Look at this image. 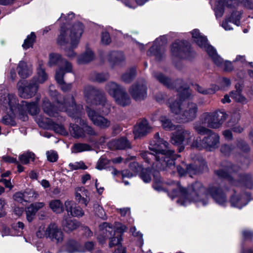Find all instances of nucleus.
<instances>
[{"label": "nucleus", "instance_id": "obj_27", "mask_svg": "<svg viewBox=\"0 0 253 253\" xmlns=\"http://www.w3.org/2000/svg\"><path fill=\"white\" fill-rule=\"evenodd\" d=\"M24 225L21 222H18L13 227L14 229L17 230L16 233H13L10 231L9 228L5 225L0 226V231L2 236L11 235V236H20L22 234V230L24 228Z\"/></svg>", "mask_w": 253, "mask_h": 253}, {"label": "nucleus", "instance_id": "obj_32", "mask_svg": "<svg viewBox=\"0 0 253 253\" xmlns=\"http://www.w3.org/2000/svg\"><path fill=\"white\" fill-rule=\"evenodd\" d=\"M152 76L160 83L169 88L174 87V84L172 82L171 79L169 77L165 76L163 74L159 72H155L153 73Z\"/></svg>", "mask_w": 253, "mask_h": 253}, {"label": "nucleus", "instance_id": "obj_53", "mask_svg": "<svg viewBox=\"0 0 253 253\" xmlns=\"http://www.w3.org/2000/svg\"><path fill=\"white\" fill-rule=\"evenodd\" d=\"M110 161L104 157H101L97 162L96 168L102 170L107 168Z\"/></svg>", "mask_w": 253, "mask_h": 253}, {"label": "nucleus", "instance_id": "obj_41", "mask_svg": "<svg viewBox=\"0 0 253 253\" xmlns=\"http://www.w3.org/2000/svg\"><path fill=\"white\" fill-rule=\"evenodd\" d=\"M207 124H203L201 121V118L199 122H197L194 124V128L195 131L200 134L204 135L207 134L211 130L206 127V126Z\"/></svg>", "mask_w": 253, "mask_h": 253}, {"label": "nucleus", "instance_id": "obj_22", "mask_svg": "<svg viewBox=\"0 0 253 253\" xmlns=\"http://www.w3.org/2000/svg\"><path fill=\"white\" fill-rule=\"evenodd\" d=\"M67 73H73V66L71 63L66 59H62L58 68L56 70L55 78L57 83H61L62 78Z\"/></svg>", "mask_w": 253, "mask_h": 253}, {"label": "nucleus", "instance_id": "obj_57", "mask_svg": "<svg viewBox=\"0 0 253 253\" xmlns=\"http://www.w3.org/2000/svg\"><path fill=\"white\" fill-rule=\"evenodd\" d=\"M129 167L134 175H136V174L142 170L141 166L135 162L130 163Z\"/></svg>", "mask_w": 253, "mask_h": 253}, {"label": "nucleus", "instance_id": "obj_16", "mask_svg": "<svg viewBox=\"0 0 253 253\" xmlns=\"http://www.w3.org/2000/svg\"><path fill=\"white\" fill-rule=\"evenodd\" d=\"M147 89L145 81L141 80L131 86L129 92L134 100L139 101L146 97Z\"/></svg>", "mask_w": 253, "mask_h": 253}, {"label": "nucleus", "instance_id": "obj_37", "mask_svg": "<svg viewBox=\"0 0 253 253\" xmlns=\"http://www.w3.org/2000/svg\"><path fill=\"white\" fill-rule=\"evenodd\" d=\"M94 57V54L92 50L86 48L85 52L78 57L77 62L79 64L86 63L92 60Z\"/></svg>", "mask_w": 253, "mask_h": 253}, {"label": "nucleus", "instance_id": "obj_59", "mask_svg": "<svg viewBox=\"0 0 253 253\" xmlns=\"http://www.w3.org/2000/svg\"><path fill=\"white\" fill-rule=\"evenodd\" d=\"M101 41L102 44L107 45L109 44L111 40L109 33L106 31L102 32L101 37Z\"/></svg>", "mask_w": 253, "mask_h": 253}, {"label": "nucleus", "instance_id": "obj_19", "mask_svg": "<svg viewBox=\"0 0 253 253\" xmlns=\"http://www.w3.org/2000/svg\"><path fill=\"white\" fill-rule=\"evenodd\" d=\"M47 238L52 242L61 243L64 239V234L60 228L55 223H51L48 225Z\"/></svg>", "mask_w": 253, "mask_h": 253}, {"label": "nucleus", "instance_id": "obj_40", "mask_svg": "<svg viewBox=\"0 0 253 253\" xmlns=\"http://www.w3.org/2000/svg\"><path fill=\"white\" fill-rule=\"evenodd\" d=\"M49 206L51 210L56 213H60L64 211L63 204L59 200L51 201L49 203Z\"/></svg>", "mask_w": 253, "mask_h": 253}, {"label": "nucleus", "instance_id": "obj_9", "mask_svg": "<svg viewBox=\"0 0 253 253\" xmlns=\"http://www.w3.org/2000/svg\"><path fill=\"white\" fill-rule=\"evenodd\" d=\"M84 95L86 102L92 105H100L101 112L108 114L111 109V104L107 100L106 96L102 91L91 85H86L84 89Z\"/></svg>", "mask_w": 253, "mask_h": 253}, {"label": "nucleus", "instance_id": "obj_60", "mask_svg": "<svg viewBox=\"0 0 253 253\" xmlns=\"http://www.w3.org/2000/svg\"><path fill=\"white\" fill-rule=\"evenodd\" d=\"M75 198L77 201L81 204H84L85 206H87L89 199L85 196H81L79 193H75Z\"/></svg>", "mask_w": 253, "mask_h": 253}, {"label": "nucleus", "instance_id": "obj_10", "mask_svg": "<svg viewBox=\"0 0 253 253\" xmlns=\"http://www.w3.org/2000/svg\"><path fill=\"white\" fill-rule=\"evenodd\" d=\"M191 34L193 41L206 51L213 62L218 66H221L223 63L222 58L217 54L215 48L208 43L207 38L202 35L198 29L193 30Z\"/></svg>", "mask_w": 253, "mask_h": 253}, {"label": "nucleus", "instance_id": "obj_56", "mask_svg": "<svg viewBox=\"0 0 253 253\" xmlns=\"http://www.w3.org/2000/svg\"><path fill=\"white\" fill-rule=\"evenodd\" d=\"M241 14L242 13L241 11L234 12L229 19L231 20L233 23L237 26H239L240 25V20L241 19Z\"/></svg>", "mask_w": 253, "mask_h": 253}, {"label": "nucleus", "instance_id": "obj_5", "mask_svg": "<svg viewBox=\"0 0 253 253\" xmlns=\"http://www.w3.org/2000/svg\"><path fill=\"white\" fill-rule=\"evenodd\" d=\"M0 106L2 110H9L13 113L18 112L20 119L23 121L28 120L27 113L34 116L40 111L38 102L29 103L22 101L20 104H19L16 97L12 94H8L6 97L3 98Z\"/></svg>", "mask_w": 253, "mask_h": 253}, {"label": "nucleus", "instance_id": "obj_63", "mask_svg": "<svg viewBox=\"0 0 253 253\" xmlns=\"http://www.w3.org/2000/svg\"><path fill=\"white\" fill-rule=\"evenodd\" d=\"M219 83L220 84V87L218 86L219 87V89H222L225 88V87H227L231 84L230 80L225 78H222V79H220Z\"/></svg>", "mask_w": 253, "mask_h": 253}, {"label": "nucleus", "instance_id": "obj_28", "mask_svg": "<svg viewBox=\"0 0 253 253\" xmlns=\"http://www.w3.org/2000/svg\"><path fill=\"white\" fill-rule=\"evenodd\" d=\"M79 22L74 24L70 31H71L73 27L77 24ZM71 35V31H70V35H69V31L68 30H66L64 27L62 26L61 27L60 34L58 36L57 39V43L58 45H59L61 47L65 46L67 45L69 43V39L70 38Z\"/></svg>", "mask_w": 253, "mask_h": 253}, {"label": "nucleus", "instance_id": "obj_13", "mask_svg": "<svg viewBox=\"0 0 253 253\" xmlns=\"http://www.w3.org/2000/svg\"><path fill=\"white\" fill-rule=\"evenodd\" d=\"M227 118V114L222 111L206 112L201 116V121L203 124H207L209 127L216 129L220 127Z\"/></svg>", "mask_w": 253, "mask_h": 253}, {"label": "nucleus", "instance_id": "obj_52", "mask_svg": "<svg viewBox=\"0 0 253 253\" xmlns=\"http://www.w3.org/2000/svg\"><path fill=\"white\" fill-rule=\"evenodd\" d=\"M36 211L31 204L26 210V218L29 222L33 221L35 218Z\"/></svg>", "mask_w": 253, "mask_h": 253}, {"label": "nucleus", "instance_id": "obj_2", "mask_svg": "<svg viewBox=\"0 0 253 253\" xmlns=\"http://www.w3.org/2000/svg\"><path fill=\"white\" fill-rule=\"evenodd\" d=\"M154 141L150 144L149 149L154 153L147 151L143 152L140 155L148 164H152L153 169L157 170H164L167 168H174V160L178 155L169 148V143L160 137L159 133L154 135Z\"/></svg>", "mask_w": 253, "mask_h": 253}, {"label": "nucleus", "instance_id": "obj_26", "mask_svg": "<svg viewBox=\"0 0 253 253\" xmlns=\"http://www.w3.org/2000/svg\"><path fill=\"white\" fill-rule=\"evenodd\" d=\"M67 253H83L85 250L79 243L74 240H70L67 242L63 247Z\"/></svg>", "mask_w": 253, "mask_h": 253}, {"label": "nucleus", "instance_id": "obj_17", "mask_svg": "<svg viewBox=\"0 0 253 253\" xmlns=\"http://www.w3.org/2000/svg\"><path fill=\"white\" fill-rule=\"evenodd\" d=\"M166 44L165 40L162 38L157 39L154 42L153 45L147 51L148 56H154L156 59L160 60L165 57V45Z\"/></svg>", "mask_w": 253, "mask_h": 253}, {"label": "nucleus", "instance_id": "obj_14", "mask_svg": "<svg viewBox=\"0 0 253 253\" xmlns=\"http://www.w3.org/2000/svg\"><path fill=\"white\" fill-rule=\"evenodd\" d=\"M35 121L39 126L42 128L53 129L56 132L62 135H66L67 134V132L62 125L55 123L50 119L44 118L41 115H39L36 117Z\"/></svg>", "mask_w": 253, "mask_h": 253}, {"label": "nucleus", "instance_id": "obj_15", "mask_svg": "<svg viewBox=\"0 0 253 253\" xmlns=\"http://www.w3.org/2000/svg\"><path fill=\"white\" fill-rule=\"evenodd\" d=\"M199 147L200 149L205 148L208 150L211 151L218 147L219 144V136L216 133L211 130L202 140L199 138Z\"/></svg>", "mask_w": 253, "mask_h": 253}, {"label": "nucleus", "instance_id": "obj_6", "mask_svg": "<svg viewBox=\"0 0 253 253\" xmlns=\"http://www.w3.org/2000/svg\"><path fill=\"white\" fill-rule=\"evenodd\" d=\"M239 167L229 162L222 164V169L216 170L215 174L219 177L226 179L232 185H244L248 188L253 187L252 176L250 174H242Z\"/></svg>", "mask_w": 253, "mask_h": 253}, {"label": "nucleus", "instance_id": "obj_39", "mask_svg": "<svg viewBox=\"0 0 253 253\" xmlns=\"http://www.w3.org/2000/svg\"><path fill=\"white\" fill-rule=\"evenodd\" d=\"M35 159V155L30 151L23 153L19 155V160L22 164L27 165L30 162H33Z\"/></svg>", "mask_w": 253, "mask_h": 253}, {"label": "nucleus", "instance_id": "obj_12", "mask_svg": "<svg viewBox=\"0 0 253 253\" xmlns=\"http://www.w3.org/2000/svg\"><path fill=\"white\" fill-rule=\"evenodd\" d=\"M84 26L81 23L75 25L71 31L70 47L67 45L62 47L64 51L65 55L69 58H73L76 56L74 49L76 48L79 43L80 39L83 33Z\"/></svg>", "mask_w": 253, "mask_h": 253}, {"label": "nucleus", "instance_id": "obj_21", "mask_svg": "<svg viewBox=\"0 0 253 253\" xmlns=\"http://www.w3.org/2000/svg\"><path fill=\"white\" fill-rule=\"evenodd\" d=\"M238 0H216L214 8L216 17L220 18L223 15L224 7H235L238 5Z\"/></svg>", "mask_w": 253, "mask_h": 253}, {"label": "nucleus", "instance_id": "obj_49", "mask_svg": "<svg viewBox=\"0 0 253 253\" xmlns=\"http://www.w3.org/2000/svg\"><path fill=\"white\" fill-rule=\"evenodd\" d=\"M135 76V71L134 69H132L123 74L122 79L124 82L129 83L132 81Z\"/></svg>", "mask_w": 253, "mask_h": 253}, {"label": "nucleus", "instance_id": "obj_33", "mask_svg": "<svg viewBox=\"0 0 253 253\" xmlns=\"http://www.w3.org/2000/svg\"><path fill=\"white\" fill-rule=\"evenodd\" d=\"M114 100L118 105L123 107L129 105L131 102L130 98L125 89L116 96Z\"/></svg>", "mask_w": 253, "mask_h": 253}, {"label": "nucleus", "instance_id": "obj_35", "mask_svg": "<svg viewBox=\"0 0 253 253\" xmlns=\"http://www.w3.org/2000/svg\"><path fill=\"white\" fill-rule=\"evenodd\" d=\"M183 167L186 168V173H188L189 174L190 176H192V174H196L204 169L205 162V161H203L201 163V165L200 166H198L197 165H194L193 164L187 165L183 162Z\"/></svg>", "mask_w": 253, "mask_h": 253}, {"label": "nucleus", "instance_id": "obj_7", "mask_svg": "<svg viewBox=\"0 0 253 253\" xmlns=\"http://www.w3.org/2000/svg\"><path fill=\"white\" fill-rule=\"evenodd\" d=\"M99 229L100 233L97 239L100 244L104 243L107 239H109L110 248L122 247V236L126 229V226L121 223H117L113 228L109 223L104 222L99 226Z\"/></svg>", "mask_w": 253, "mask_h": 253}, {"label": "nucleus", "instance_id": "obj_18", "mask_svg": "<svg viewBox=\"0 0 253 253\" xmlns=\"http://www.w3.org/2000/svg\"><path fill=\"white\" fill-rule=\"evenodd\" d=\"M86 111L88 116L93 123L101 128H106L110 126V121L107 118L98 115L93 110L87 108Z\"/></svg>", "mask_w": 253, "mask_h": 253}, {"label": "nucleus", "instance_id": "obj_11", "mask_svg": "<svg viewBox=\"0 0 253 253\" xmlns=\"http://www.w3.org/2000/svg\"><path fill=\"white\" fill-rule=\"evenodd\" d=\"M171 142L176 145H190L192 147H199V137L196 139L194 134L188 130L184 129L181 126L177 127L176 131L171 134Z\"/></svg>", "mask_w": 253, "mask_h": 253}, {"label": "nucleus", "instance_id": "obj_46", "mask_svg": "<svg viewBox=\"0 0 253 253\" xmlns=\"http://www.w3.org/2000/svg\"><path fill=\"white\" fill-rule=\"evenodd\" d=\"M109 76L108 73H93L91 74V80L97 82H102L107 80Z\"/></svg>", "mask_w": 253, "mask_h": 253}, {"label": "nucleus", "instance_id": "obj_64", "mask_svg": "<svg viewBox=\"0 0 253 253\" xmlns=\"http://www.w3.org/2000/svg\"><path fill=\"white\" fill-rule=\"evenodd\" d=\"M26 196L29 198V201H30V199H35L39 197L38 193L34 190L28 189L26 191Z\"/></svg>", "mask_w": 253, "mask_h": 253}, {"label": "nucleus", "instance_id": "obj_34", "mask_svg": "<svg viewBox=\"0 0 253 253\" xmlns=\"http://www.w3.org/2000/svg\"><path fill=\"white\" fill-rule=\"evenodd\" d=\"M109 146L117 149H124L130 147V144L125 138L114 140L109 143Z\"/></svg>", "mask_w": 253, "mask_h": 253}, {"label": "nucleus", "instance_id": "obj_3", "mask_svg": "<svg viewBox=\"0 0 253 253\" xmlns=\"http://www.w3.org/2000/svg\"><path fill=\"white\" fill-rule=\"evenodd\" d=\"M179 100L169 102V108L171 112L176 116L178 123H186L194 120L197 115L198 108L194 103L184 102V100L190 97L191 92L188 88L178 89Z\"/></svg>", "mask_w": 253, "mask_h": 253}, {"label": "nucleus", "instance_id": "obj_4", "mask_svg": "<svg viewBox=\"0 0 253 253\" xmlns=\"http://www.w3.org/2000/svg\"><path fill=\"white\" fill-rule=\"evenodd\" d=\"M50 95L55 97V100L58 105V109L52 106L47 98H44L42 105V109L43 112L50 117H56L58 115V111L66 112L68 115L77 119L78 122L79 116L80 112L83 109L82 106L77 105L75 103L74 98L72 95H69L64 99L63 103H60L59 101V95L56 90H50Z\"/></svg>", "mask_w": 253, "mask_h": 253}, {"label": "nucleus", "instance_id": "obj_30", "mask_svg": "<svg viewBox=\"0 0 253 253\" xmlns=\"http://www.w3.org/2000/svg\"><path fill=\"white\" fill-rule=\"evenodd\" d=\"M80 224L76 220L67 217H64L62 221V226L66 232H71L76 229L79 227Z\"/></svg>", "mask_w": 253, "mask_h": 253}, {"label": "nucleus", "instance_id": "obj_55", "mask_svg": "<svg viewBox=\"0 0 253 253\" xmlns=\"http://www.w3.org/2000/svg\"><path fill=\"white\" fill-rule=\"evenodd\" d=\"M140 177L144 182L148 183L151 180V172L149 169L143 170L140 173Z\"/></svg>", "mask_w": 253, "mask_h": 253}, {"label": "nucleus", "instance_id": "obj_8", "mask_svg": "<svg viewBox=\"0 0 253 253\" xmlns=\"http://www.w3.org/2000/svg\"><path fill=\"white\" fill-rule=\"evenodd\" d=\"M48 79V75L45 72L43 63L40 61L37 69V75L31 82L25 87L21 86L20 83L17 84L18 92L21 97L30 98L33 97L39 88V84H43Z\"/></svg>", "mask_w": 253, "mask_h": 253}, {"label": "nucleus", "instance_id": "obj_25", "mask_svg": "<svg viewBox=\"0 0 253 253\" xmlns=\"http://www.w3.org/2000/svg\"><path fill=\"white\" fill-rule=\"evenodd\" d=\"M66 211L68 214L75 217H82L84 214L82 209L76 206L75 202L72 201H66L64 203Z\"/></svg>", "mask_w": 253, "mask_h": 253}, {"label": "nucleus", "instance_id": "obj_36", "mask_svg": "<svg viewBox=\"0 0 253 253\" xmlns=\"http://www.w3.org/2000/svg\"><path fill=\"white\" fill-rule=\"evenodd\" d=\"M193 87L194 89L198 92L205 95L214 94L216 91L219 89V87L216 84H212L211 87L207 89H205L197 84L194 85Z\"/></svg>", "mask_w": 253, "mask_h": 253}, {"label": "nucleus", "instance_id": "obj_61", "mask_svg": "<svg viewBox=\"0 0 253 253\" xmlns=\"http://www.w3.org/2000/svg\"><path fill=\"white\" fill-rule=\"evenodd\" d=\"M234 148L232 145L225 144L221 146L220 151L225 155H229Z\"/></svg>", "mask_w": 253, "mask_h": 253}, {"label": "nucleus", "instance_id": "obj_23", "mask_svg": "<svg viewBox=\"0 0 253 253\" xmlns=\"http://www.w3.org/2000/svg\"><path fill=\"white\" fill-rule=\"evenodd\" d=\"M106 59L111 64L120 65L125 61L126 57L122 51H113L108 54Z\"/></svg>", "mask_w": 253, "mask_h": 253}, {"label": "nucleus", "instance_id": "obj_29", "mask_svg": "<svg viewBox=\"0 0 253 253\" xmlns=\"http://www.w3.org/2000/svg\"><path fill=\"white\" fill-rule=\"evenodd\" d=\"M123 87L115 82H109L106 84L105 90L114 99L122 91Z\"/></svg>", "mask_w": 253, "mask_h": 253}, {"label": "nucleus", "instance_id": "obj_45", "mask_svg": "<svg viewBox=\"0 0 253 253\" xmlns=\"http://www.w3.org/2000/svg\"><path fill=\"white\" fill-rule=\"evenodd\" d=\"M62 59H64L62 56L58 53H52L49 55V61L48 64L49 66L55 65L58 62H61Z\"/></svg>", "mask_w": 253, "mask_h": 253}, {"label": "nucleus", "instance_id": "obj_47", "mask_svg": "<svg viewBox=\"0 0 253 253\" xmlns=\"http://www.w3.org/2000/svg\"><path fill=\"white\" fill-rule=\"evenodd\" d=\"M36 35L34 32H32L30 35L27 37L22 44V47L24 49H27L32 46L35 41Z\"/></svg>", "mask_w": 253, "mask_h": 253}, {"label": "nucleus", "instance_id": "obj_20", "mask_svg": "<svg viewBox=\"0 0 253 253\" xmlns=\"http://www.w3.org/2000/svg\"><path fill=\"white\" fill-rule=\"evenodd\" d=\"M250 199V194L247 193L240 194L235 192L231 197L230 202L231 206L241 209L248 203Z\"/></svg>", "mask_w": 253, "mask_h": 253}, {"label": "nucleus", "instance_id": "obj_50", "mask_svg": "<svg viewBox=\"0 0 253 253\" xmlns=\"http://www.w3.org/2000/svg\"><path fill=\"white\" fill-rule=\"evenodd\" d=\"M13 199L17 202L22 203L23 202H28L29 198L26 196V191L24 192H17L13 195Z\"/></svg>", "mask_w": 253, "mask_h": 253}, {"label": "nucleus", "instance_id": "obj_31", "mask_svg": "<svg viewBox=\"0 0 253 253\" xmlns=\"http://www.w3.org/2000/svg\"><path fill=\"white\" fill-rule=\"evenodd\" d=\"M17 70L19 75L22 78H27L32 73V66L22 61L19 63Z\"/></svg>", "mask_w": 253, "mask_h": 253}, {"label": "nucleus", "instance_id": "obj_24", "mask_svg": "<svg viewBox=\"0 0 253 253\" xmlns=\"http://www.w3.org/2000/svg\"><path fill=\"white\" fill-rule=\"evenodd\" d=\"M151 130V127L149 126L148 122L146 120H143L134 127V138L140 137L149 132Z\"/></svg>", "mask_w": 253, "mask_h": 253}, {"label": "nucleus", "instance_id": "obj_51", "mask_svg": "<svg viewBox=\"0 0 253 253\" xmlns=\"http://www.w3.org/2000/svg\"><path fill=\"white\" fill-rule=\"evenodd\" d=\"M69 168L72 170H78L79 169H87V167L83 161L70 163L69 164Z\"/></svg>", "mask_w": 253, "mask_h": 253}, {"label": "nucleus", "instance_id": "obj_1", "mask_svg": "<svg viewBox=\"0 0 253 253\" xmlns=\"http://www.w3.org/2000/svg\"><path fill=\"white\" fill-rule=\"evenodd\" d=\"M171 187L168 196L172 200L176 199V202L181 206H186L193 202L197 207L205 206L209 203V194L218 205L224 206L227 203L222 185L215 183L207 189L201 182H196L185 189L179 182H172Z\"/></svg>", "mask_w": 253, "mask_h": 253}, {"label": "nucleus", "instance_id": "obj_38", "mask_svg": "<svg viewBox=\"0 0 253 253\" xmlns=\"http://www.w3.org/2000/svg\"><path fill=\"white\" fill-rule=\"evenodd\" d=\"M160 121L162 127L166 130H176L177 129V127L179 126L178 125H174L170 120L165 116H161L160 118Z\"/></svg>", "mask_w": 253, "mask_h": 253}, {"label": "nucleus", "instance_id": "obj_54", "mask_svg": "<svg viewBox=\"0 0 253 253\" xmlns=\"http://www.w3.org/2000/svg\"><path fill=\"white\" fill-rule=\"evenodd\" d=\"M48 226L45 227V225H42L40 226L37 232V236L39 238L44 237L47 238L48 235Z\"/></svg>", "mask_w": 253, "mask_h": 253}, {"label": "nucleus", "instance_id": "obj_58", "mask_svg": "<svg viewBox=\"0 0 253 253\" xmlns=\"http://www.w3.org/2000/svg\"><path fill=\"white\" fill-rule=\"evenodd\" d=\"M47 160L50 162H56L58 158V154L54 151H49L46 153Z\"/></svg>", "mask_w": 253, "mask_h": 253}, {"label": "nucleus", "instance_id": "obj_48", "mask_svg": "<svg viewBox=\"0 0 253 253\" xmlns=\"http://www.w3.org/2000/svg\"><path fill=\"white\" fill-rule=\"evenodd\" d=\"M91 149V147L88 144L77 143L74 145L73 152L74 153H79L85 151H89Z\"/></svg>", "mask_w": 253, "mask_h": 253}, {"label": "nucleus", "instance_id": "obj_42", "mask_svg": "<svg viewBox=\"0 0 253 253\" xmlns=\"http://www.w3.org/2000/svg\"><path fill=\"white\" fill-rule=\"evenodd\" d=\"M70 131L71 135L75 138L84 137L85 136L83 129L77 125L71 126Z\"/></svg>", "mask_w": 253, "mask_h": 253}, {"label": "nucleus", "instance_id": "obj_43", "mask_svg": "<svg viewBox=\"0 0 253 253\" xmlns=\"http://www.w3.org/2000/svg\"><path fill=\"white\" fill-rule=\"evenodd\" d=\"M231 97L235 101L242 104H246L248 102L246 98L241 93L240 90H236L230 92Z\"/></svg>", "mask_w": 253, "mask_h": 253}, {"label": "nucleus", "instance_id": "obj_62", "mask_svg": "<svg viewBox=\"0 0 253 253\" xmlns=\"http://www.w3.org/2000/svg\"><path fill=\"white\" fill-rule=\"evenodd\" d=\"M0 162L1 163H17L16 159L11 157L8 155H4L0 157Z\"/></svg>", "mask_w": 253, "mask_h": 253}, {"label": "nucleus", "instance_id": "obj_44", "mask_svg": "<svg viewBox=\"0 0 253 253\" xmlns=\"http://www.w3.org/2000/svg\"><path fill=\"white\" fill-rule=\"evenodd\" d=\"M183 43L181 42H174L171 47V51L173 56H180L183 48L182 45Z\"/></svg>", "mask_w": 253, "mask_h": 253}]
</instances>
